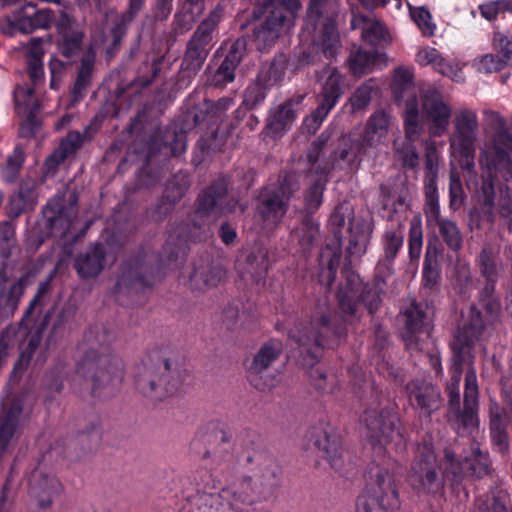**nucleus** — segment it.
<instances>
[{
    "label": "nucleus",
    "mask_w": 512,
    "mask_h": 512,
    "mask_svg": "<svg viewBox=\"0 0 512 512\" xmlns=\"http://www.w3.org/2000/svg\"><path fill=\"white\" fill-rule=\"evenodd\" d=\"M105 332L93 337L85 336V342L78 348L76 368L74 373L66 381L77 392L90 390L96 396L102 393V389L117 388L124 376V365L121 358L110 351L105 343Z\"/></svg>",
    "instance_id": "1"
},
{
    "label": "nucleus",
    "mask_w": 512,
    "mask_h": 512,
    "mask_svg": "<svg viewBox=\"0 0 512 512\" xmlns=\"http://www.w3.org/2000/svg\"><path fill=\"white\" fill-rule=\"evenodd\" d=\"M485 121L489 140L481 150L483 175L479 200L491 209L495 196L494 176L499 173L505 181L512 180V136L506 128V121L498 112H485Z\"/></svg>",
    "instance_id": "2"
},
{
    "label": "nucleus",
    "mask_w": 512,
    "mask_h": 512,
    "mask_svg": "<svg viewBox=\"0 0 512 512\" xmlns=\"http://www.w3.org/2000/svg\"><path fill=\"white\" fill-rule=\"evenodd\" d=\"M338 8V0H311L305 26L299 34L303 45L311 41L312 51H321L329 60L337 55L340 48L335 24Z\"/></svg>",
    "instance_id": "3"
},
{
    "label": "nucleus",
    "mask_w": 512,
    "mask_h": 512,
    "mask_svg": "<svg viewBox=\"0 0 512 512\" xmlns=\"http://www.w3.org/2000/svg\"><path fill=\"white\" fill-rule=\"evenodd\" d=\"M396 461L383 460L370 468L369 482L356 502V512H395L400 507L395 481Z\"/></svg>",
    "instance_id": "4"
},
{
    "label": "nucleus",
    "mask_w": 512,
    "mask_h": 512,
    "mask_svg": "<svg viewBox=\"0 0 512 512\" xmlns=\"http://www.w3.org/2000/svg\"><path fill=\"white\" fill-rule=\"evenodd\" d=\"M185 375L183 370L157 352L138 368L136 386L143 395L162 400L182 390Z\"/></svg>",
    "instance_id": "5"
},
{
    "label": "nucleus",
    "mask_w": 512,
    "mask_h": 512,
    "mask_svg": "<svg viewBox=\"0 0 512 512\" xmlns=\"http://www.w3.org/2000/svg\"><path fill=\"white\" fill-rule=\"evenodd\" d=\"M343 327L336 325L326 314L317 312L308 326L296 327L291 332L301 348L304 360L313 365L325 347L334 348L339 345Z\"/></svg>",
    "instance_id": "6"
},
{
    "label": "nucleus",
    "mask_w": 512,
    "mask_h": 512,
    "mask_svg": "<svg viewBox=\"0 0 512 512\" xmlns=\"http://www.w3.org/2000/svg\"><path fill=\"white\" fill-rule=\"evenodd\" d=\"M484 330V321L481 314L475 309L471 310L469 325L459 327L451 343L453 352L450 367L451 380L448 385L450 403L458 405L460 400L459 385L462 377L463 365H471L474 360L473 347L480 339Z\"/></svg>",
    "instance_id": "7"
},
{
    "label": "nucleus",
    "mask_w": 512,
    "mask_h": 512,
    "mask_svg": "<svg viewBox=\"0 0 512 512\" xmlns=\"http://www.w3.org/2000/svg\"><path fill=\"white\" fill-rule=\"evenodd\" d=\"M479 131L477 112L469 108L459 109L453 120V132L449 137V152L454 162L463 170L471 172L474 167L475 143Z\"/></svg>",
    "instance_id": "8"
},
{
    "label": "nucleus",
    "mask_w": 512,
    "mask_h": 512,
    "mask_svg": "<svg viewBox=\"0 0 512 512\" xmlns=\"http://www.w3.org/2000/svg\"><path fill=\"white\" fill-rule=\"evenodd\" d=\"M297 188L295 175L285 174L260 192L257 214L261 219L262 230H273L281 222L287 212L290 197Z\"/></svg>",
    "instance_id": "9"
},
{
    "label": "nucleus",
    "mask_w": 512,
    "mask_h": 512,
    "mask_svg": "<svg viewBox=\"0 0 512 512\" xmlns=\"http://www.w3.org/2000/svg\"><path fill=\"white\" fill-rule=\"evenodd\" d=\"M391 119L388 114L383 111L373 113L366 124L362 142H354L350 137H343L341 145L343 148L335 155L332 167L340 165L344 162L351 165L360 154H367L368 148L377 149L384 145L387 140Z\"/></svg>",
    "instance_id": "10"
},
{
    "label": "nucleus",
    "mask_w": 512,
    "mask_h": 512,
    "mask_svg": "<svg viewBox=\"0 0 512 512\" xmlns=\"http://www.w3.org/2000/svg\"><path fill=\"white\" fill-rule=\"evenodd\" d=\"M264 6L270 15L254 31L256 47L261 51L270 47L281 33L293 26V19L301 3L300 0H266Z\"/></svg>",
    "instance_id": "11"
},
{
    "label": "nucleus",
    "mask_w": 512,
    "mask_h": 512,
    "mask_svg": "<svg viewBox=\"0 0 512 512\" xmlns=\"http://www.w3.org/2000/svg\"><path fill=\"white\" fill-rule=\"evenodd\" d=\"M339 308L344 315V321L353 323L360 317V307L366 306L369 313H374L380 304V295L372 290H364L358 275L349 273L346 284L338 291Z\"/></svg>",
    "instance_id": "12"
},
{
    "label": "nucleus",
    "mask_w": 512,
    "mask_h": 512,
    "mask_svg": "<svg viewBox=\"0 0 512 512\" xmlns=\"http://www.w3.org/2000/svg\"><path fill=\"white\" fill-rule=\"evenodd\" d=\"M368 438L375 450L381 451L387 445H393L395 450L405 446V438L400 429L397 415L391 411L383 410L379 415L375 412H365Z\"/></svg>",
    "instance_id": "13"
},
{
    "label": "nucleus",
    "mask_w": 512,
    "mask_h": 512,
    "mask_svg": "<svg viewBox=\"0 0 512 512\" xmlns=\"http://www.w3.org/2000/svg\"><path fill=\"white\" fill-rule=\"evenodd\" d=\"M437 460L432 446L425 445L412 464L409 481L419 496L441 494L444 483L437 475Z\"/></svg>",
    "instance_id": "14"
},
{
    "label": "nucleus",
    "mask_w": 512,
    "mask_h": 512,
    "mask_svg": "<svg viewBox=\"0 0 512 512\" xmlns=\"http://www.w3.org/2000/svg\"><path fill=\"white\" fill-rule=\"evenodd\" d=\"M319 80L322 85L321 101L315 111L305 119L306 127L313 132L320 127L343 93L342 76L336 68L326 67Z\"/></svg>",
    "instance_id": "15"
},
{
    "label": "nucleus",
    "mask_w": 512,
    "mask_h": 512,
    "mask_svg": "<svg viewBox=\"0 0 512 512\" xmlns=\"http://www.w3.org/2000/svg\"><path fill=\"white\" fill-rule=\"evenodd\" d=\"M218 21V15L212 13L201 22L192 39L189 41L187 51L182 61V70L186 72L188 76L196 75L205 62L212 40V32L217 26Z\"/></svg>",
    "instance_id": "16"
},
{
    "label": "nucleus",
    "mask_w": 512,
    "mask_h": 512,
    "mask_svg": "<svg viewBox=\"0 0 512 512\" xmlns=\"http://www.w3.org/2000/svg\"><path fill=\"white\" fill-rule=\"evenodd\" d=\"M444 462L446 476L451 475V480L455 483L459 482L464 475L479 478L489 472L488 456L481 452L475 443L471 445L470 455H465L462 461L455 458V453L450 448L445 449Z\"/></svg>",
    "instance_id": "17"
},
{
    "label": "nucleus",
    "mask_w": 512,
    "mask_h": 512,
    "mask_svg": "<svg viewBox=\"0 0 512 512\" xmlns=\"http://www.w3.org/2000/svg\"><path fill=\"white\" fill-rule=\"evenodd\" d=\"M418 113L425 119L431 136L440 137L448 130L452 108L438 91L428 90L422 95Z\"/></svg>",
    "instance_id": "18"
},
{
    "label": "nucleus",
    "mask_w": 512,
    "mask_h": 512,
    "mask_svg": "<svg viewBox=\"0 0 512 512\" xmlns=\"http://www.w3.org/2000/svg\"><path fill=\"white\" fill-rule=\"evenodd\" d=\"M328 140L325 133H322L316 141L312 143L311 149L307 155L308 162L311 164V175H315L314 183L311 185L305 196V206L307 211L313 212L322 204L323 190L327 181L329 164L322 162L314 167L320 161L321 152Z\"/></svg>",
    "instance_id": "19"
},
{
    "label": "nucleus",
    "mask_w": 512,
    "mask_h": 512,
    "mask_svg": "<svg viewBox=\"0 0 512 512\" xmlns=\"http://www.w3.org/2000/svg\"><path fill=\"white\" fill-rule=\"evenodd\" d=\"M14 101L17 115L21 118L19 136L32 138L41 126L38 118L40 106L32 88L18 86L14 90Z\"/></svg>",
    "instance_id": "20"
},
{
    "label": "nucleus",
    "mask_w": 512,
    "mask_h": 512,
    "mask_svg": "<svg viewBox=\"0 0 512 512\" xmlns=\"http://www.w3.org/2000/svg\"><path fill=\"white\" fill-rule=\"evenodd\" d=\"M404 120L406 139L401 146L396 147V157L398 161L402 163L403 167L414 169L419 164V155L414 141L422 130L415 100L408 101Z\"/></svg>",
    "instance_id": "21"
},
{
    "label": "nucleus",
    "mask_w": 512,
    "mask_h": 512,
    "mask_svg": "<svg viewBox=\"0 0 512 512\" xmlns=\"http://www.w3.org/2000/svg\"><path fill=\"white\" fill-rule=\"evenodd\" d=\"M282 350L281 342L270 340L265 343L256 356L249 368V381L259 390L271 389L276 385L275 378L266 375L269 365L278 357Z\"/></svg>",
    "instance_id": "22"
},
{
    "label": "nucleus",
    "mask_w": 512,
    "mask_h": 512,
    "mask_svg": "<svg viewBox=\"0 0 512 512\" xmlns=\"http://www.w3.org/2000/svg\"><path fill=\"white\" fill-rule=\"evenodd\" d=\"M227 183L221 180L219 183L211 186L206 192L198 198L196 216H209L210 213L219 210L221 214L236 212L238 202L231 200L226 202Z\"/></svg>",
    "instance_id": "23"
},
{
    "label": "nucleus",
    "mask_w": 512,
    "mask_h": 512,
    "mask_svg": "<svg viewBox=\"0 0 512 512\" xmlns=\"http://www.w3.org/2000/svg\"><path fill=\"white\" fill-rule=\"evenodd\" d=\"M351 28L361 30V38L372 46L385 47L392 37L385 24L373 15L353 14Z\"/></svg>",
    "instance_id": "24"
},
{
    "label": "nucleus",
    "mask_w": 512,
    "mask_h": 512,
    "mask_svg": "<svg viewBox=\"0 0 512 512\" xmlns=\"http://www.w3.org/2000/svg\"><path fill=\"white\" fill-rule=\"evenodd\" d=\"M312 438L315 449L329 462L331 468L342 473L345 453L340 438L336 434H330L322 429H316L312 433Z\"/></svg>",
    "instance_id": "25"
},
{
    "label": "nucleus",
    "mask_w": 512,
    "mask_h": 512,
    "mask_svg": "<svg viewBox=\"0 0 512 512\" xmlns=\"http://www.w3.org/2000/svg\"><path fill=\"white\" fill-rule=\"evenodd\" d=\"M478 382L476 370L470 367L465 376L464 410L459 415V421L464 429L474 430L478 427Z\"/></svg>",
    "instance_id": "26"
},
{
    "label": "nucleus",
    "mask_w": 512,
    "mask_h": 512,
    "mask_svg": "<svg viewBox=\"0 0 512 512\" xmlns=\"http://www.w3.org/2000/svg\"><path fill=\"white\" fill-rule=\"evenodd\" d=\"M143 3L144 0H130L129 9L127 13L124 14H118L114 10L106 12L105 29H109L110 37L112 39V46L107 50V54L109 56L114 54V50L117 49L126 33L128 23L141 10Z\"/></svg>",
    "instance_id": "27"
},
{
    "label": "nucleus",
    "mask_w": 512,
    "mask_h": 512,
    "mask_svg": "<svg viewBox=\"0 0 512 512\" xmlns=\"http://www.w3.org/2000/svg\"><path fill=\"white\" fill-rule=\"evenodd\" d=\"M56 29L61 36L58 43V48L63 56L70 58L76 55L82 45L84 33L83 31L75 28L74 20L62 13L56 22Z\"/></svg>",
    "instance_id": "28"
},
{
    "label": "nucleus",
    "mask_w": 512,
    "mask_h": 512,
    "mask_svg": "<svg viewBox=\"0 0 512 512\" xmlns=\"http://www.w3.org/2000/svg\"><path fill=\"white\" fill-rule=\"evenodd\" d=\"M228 512H237L241 505H251L258 499L257 489L250 478H244L221 491Z\"/></svg>",
    "instance_id": "29"
},
{
    "label": "nucleus",
    "mask_w": 512,
    "mask_h": 512,
    "mask_svg": "<svg viewBox=\"0 0 512 512\" xmlns=\"http://www.w3.org/2000/svg\"><path fill=\"white\" fill-rule=\"evenodd\" d=\"M416 62L421 66H431L440 74L451 78L456 82L463 80V74L459 67L449 63L442 57L440 52L433 47L420 49L415 57Z\"/></svg>",
    "instance_id": "30"
},
{
    "label": "nucleus",
    "mask_w": 512,
    "mask_h": 512,
    "mask_svg": "<svg viewBox=\"0 0 512 512\" xmlns=\"http://www.w3.org/2000/svg\"><path fill=\"white\" fill-rule=\"evenodd\" d=\"M410 401L425 414H430L440 406L438 390L425 381H413L407 386Z\"/></svg>",
    "instance_id": "31"
},
{
    "label": "nucleus",
    "mask_w": 512,
    "mask_h": 512,
    "mask_svg": "<svg viewBox=\"0 0 512 512\" xmlns=\"http://www.w3.org/2000/svg\"><path fill=\"white\" fill-rule=\"evenodd\" d=\"M178 512H228V509L221 493H196L180 503Z\"/></svg>",
    "instance_id": "32"
},
{
    "label": "nucleus",
    "mask_w": 512,
    "mask_h": 512,
    "mask_svg": "<svg viewBox=\"0 0 512 512\" xmlns=\"http://www.w3.org/2000/svg\"><path fill=\"white\" fill-rule=\"evenodd\" d=\"M404 316L406 320L403 338L406 346L410 348L416 344L421 334H429V323L421 307L414 302L404 311Z\"/></svg>",
    "instance_id": "33"
},
{
    "label": "nucleus",
    "mask_w": 512,
    "mask_h": 512,
    "mask_svg": "<svg viewBox=\"0 0 512 512\" xmlns=\"http://www.w3.org/2000/svg\"><path fill=\"white\" fill-rule=\"evenodd\" d=\"M341 238L337 231H334L332 244H327L320 253V263L323 266L320 275V282L329 287L335 279L337 268L341 258Z\"/></svg>",
    "instance_id": "34"
},
{
    "label": "nucleus",
    "mask_w": 512,
    "mask_h": 512,
    "mask_svg": "<svg viewBox=\"0 0 512 512\" xmlns=\"http://www.w3.org/2000/svg\"><path fill=\"white\" fill-rule=\"evenodd\" d=\"M86 134L78 131H70L61 140L59 147L55 149L45 160V167L48 171L55 170L66 158L73 155L85 141Z\"/></svg>",
    "instance_id": "35"
},
{
    "label": "nucleus",
    "mask_w": 512,
    "mask_h": 512,
    "mask_svg": "<svg viewBox=\"0 0 512 512\" xmlns=\"http://www.w3.org/2000/svg\"><path fill=\"white\" fill-rule=\"evenodd\" d=\"M106 262L105 250L102 244L90 247L85 255L79 256L75 261V268L82 278L98 275Z\"/></svg>",
    "instance_id": "36"
},
{
    "label": "nucleus",
    "mask_w": 512,
    "mask_h": 512,
    "mask_svg": "<svg viewBox=\"0 0 512 512\" xmlns=\"http://www.w3.org/2000/svg\"><path fill=\"white\" fill-rule=\"evenodd\" d=\"M243 47L244 43L240 40L233 43L228 54L212 78L213 85L222 86L234 80L235 69L242 59L241 50Z\"/></svg>",
    "instance_id": "37"
},
{
    "label": "nucleus",
    "mask_w": 512,
    "mask_h": 512,
    "mask_svg": "<svg viewBox=\"0 0 512 512\" xmlns=\"http://www.w3.org/2000/svg\"><path fill=\"white\" fill-rule=\"evenodd\" d=\"M489 411L492 441L500 452H506L508 441L505 429L510 421V416L496 402H491Z\"/></svg>",
    "instance_id": "38"
},
{
    "label": "nucleus",
    "mask_w": 512,
    "mask_h": 512,
    "mask_svg": "<svg viewBox=\"0 0 512 512\" xmlns=\"http://www.w3.org/2000/svg\"><path fill=\"white\" fill-rule=\"evenodd\" d=\"M273 72V65L267 71L262 70L258 74L256 81L247 87L243 99V104L247 108L252 109L265 99L267 90L272 85Z\"/></svg>",
    "instance_id": "39"
},
{
    "label": "nucleus",
    "mask_w": 512,
    "mask_h": 512,
    "mask_svg": "<svg viewBox=\"0 0 512 512\" xmlns=\"http://www.w3.org/2000/svg\"><path fill=\"white\" fill-rule=\"evenodd\" d=\"M392 89L398 101L404 100L405 109L407 108L408 101L411 100H415L418 106L413 85V73L410 69L400 67L395 70Z\"/></svg>",
    "instance_id": "40"
},
{
    "label": "nucleus",
    "mask_w": 512,
    "mask_h": 512,
    "mask_svg": "<svg viewBox=\"0 0 512 512\" xmlns=\"http://www.w3.org/2000/svg\"><path fill=\"white\" fill-rule=\"evenodd\" d=\"M225 271L220 266L205 265L195 269L191 282L197 289L214 288L224 279Z\"/></svg>",
    "instance_id": "41"
},
{
    "label": "nucleus",
    "mask_w": 512,
    "mask_h": 512,
    "mask_svg": "<svg viewBox=\"0 0 512 512\" xmlns=\"http://www.w3.org/2000/svg\"><path fill=\"white\" fill-rule=\"evenodd\" d=\"M385 55L378 52H367L357 50L353 52L349 59L351 72L356 76H362L371 72Z\"/></svg>",
    "instance_id": "42"
},
{
    "label": "nucleus",
    "mask_w": 512,
    "mask_h": 512,
    "mask_svg": "<svg viewBox=\"0 0 512 512\" xmlns=\"http://www.w3.org/2000/svg\"><path fill=\"white\" fill-rule=\"evenodd\" d=\"M318 232V224L314 220L307 218L292 231L291 238L292 241H297L301 249L306 252L312 247Z\"/></svg>",
    "instance_id": "43"
},
{
    "label": "nucleus",
    "mask_w": 512,
    "mask_h": 512,
    "mask_svg": "<svg viewBox=\"0 0 512 512\" xmlns=\"http://www.w3.org/2000/svg\"><path fill=\"white\" fill-rule=\"evenodd\" d=\"M404 228L402 224L387 229L382 237V244L387 259L393 260L403 246Z\"/></svg>",
    "instance_id": "44"
},
{
    "label": "nucleus",
    "mask_w": 512,
    "mask_h": 512,
    "mask_svg": "<svg viewBox=\"0 0 512 512\" xmlns=\"http://www.w3.org/2000/svg\"><path fill=\"white\" fill-rule=\"evenodd\" d=\"M411 19L417 25L424 36L431 37L435 34L436 24L432 20V15L423 6L414 7L408 4Z\"/></svg>",
    "instance_id": "45"
},
{
    "label": "nucleus",
    "mask_w": 512,
    "mask_h": 512,
    "mask_svg": "<svg viewBox=\"0 0 512 512\" xmlns=\"http://www.w3.org/2000/svg\"><path fill=\"white\" fill-rule=\"evenodd\" d=\"M0 29L10 37L17 33L29 34L34 31L30 16L6 17L1 21Z\"/></svg>",
    "instance_id": "46"
},
{
    "label": "nucleus",
    "mask_w": 512,
    "mask_h": 512,
    "mask_svg": "<svg viewBox=\"0 0 512 512\" xmlns=\"http://www.w3.org/2000/svg\"><path fill=\"white\" fill-rule=\"evenodd\" d=\"M423 245V231H422V220L421 217L415 216L410 222L409 229V257L411 260H418Z\"/></svg>",
    "instance_id": "47"
},
{
    "label": "nucleus",
    "mask_w": 512,
    "mask_h": 512,
    "mask_svg": "<svg viewBox=\"0 0 512 512\" xmlns=\"http://www.w3.org/2000/svg\"><path fill=\"white\" fill-rule=\"evenodd\" d=\"M350 240L348 252L350 255H362L367 247L369 235L364 226L354 228L353 224L349 227Z\"/></svg>",
    "instance_id": "48"
},
{
    "label": "nucleus",
    "mask_w": 512,
    "mask_h": 512,
    "mask_svg": "<svg viewBox=\"0 0 512 512\" xmlns=\"http://www.w3.org/2000/svg\"><path fill=\"white\" fill-rule=\"evenodd\" d=\"M472 66L480 73L491 74L502 70L506 64L499 55L489 53L475 58Z\"/></svg>",
    "instance_id": "49"
},
{
    "label": "nucleus",
    "mask_w": 512,
    "mask_h": 512,
    "mask_svg": "<svg viewBox=\"0 0 512 512\" xmlns=\"http://www.w3.org/2000/svg\"><path fill=\"white\" fill-rule=\"evenodd\" d=\"M492 46L506 66L512 67V39L505 33L495 32Z\"/></svg>",
    "instance_id": "50"
},
{
    "label": "nucleus",
    "mask_w": 512,
    "mask_h": 512,
    "mask_svg": "<svg viewBox=\"0 0 512 512\" xmlns=\"http://www.w3.org/2000/svg\"><path fill=\"white\" fill-rule=\"evenodd\" d=\"M39 488L43 495L39 494L38 503L41 508L46 509L51 506L52 497L60 491L61 484L55 477L47 476L43 478Z\"/></svg>",
    "instance_id": "51"
},
{
    "label": "nucleus",
    "mask_w": 512,
    "mask_h": 512,
    "mask_svg": "<svg viewBox=\"0 0 512 512\" xmlns=\"http://www.w3.org/2000/svg\"><path fill=\"white\" fill-rule=\"evenodd\" d=\"M94 47H91V54L87 55L81 63V68L79 70L75 85H74V94H80L83 89L89 84L90 78L92 75L93 65H94Z\"/></svg>",
    "instance_id": "52"
},
{
    "label": "nucleus",
    "mask_w": 512,
    "mask_h": 512,
    "mask_svg": "<svg viewBox=\"0 0 512 512\" xmlns=\"http://www.w3.org/2000/svg\"><path fill=\"white\" fill-rule=\"evenodd\" d=\"M15 227L10 222L0 223V254L4 258L11 255L12 249L15 248Z\"/></svg>",
    "instance_id": "53"
},
{
    "label": "nucleus",
    "mask_w": 512,
    "mask_h": 512,
    "mask_svg": "<svg viewBox=\"0 0 512 512\" xmlns=\"http://www.w3.org/2000/svg\"><path fill=\"white\" fill-rule=\"evenodd\" d=\"M439 231L446 244L453 250L461 247L462 239L455 223L444 220L439 222Z\"/></svg>",
    "instance_id": "54"
},
{
    "label": "nucleus",
    "mask_w": 512,
    "mask_h": 512,
    "mask_svg": "<svg viewBox=\"0 0 512 512\" xmlns=\"http://www.w3.org/2000/svg\"><path fill=\"white\" fill-rule=\"evenodd\" d=\"M504 494H492L486 500L479 498L477 500V512H511L504 502Z\"/></svg>",
    "instance_id": "55"
},
{
    "label": "nucleus",
    "mask_w": 512,
    "mask_h": 512,
    "mask_svg": "<svg viewBox=\"0 0 512 512\" xmlns=\"http://www.w3.org/2000/svg\"><path fill=\"white\" fill-rule=\"evenodd\" d=\"M46 319L43 320L41 327L38 328L35 333L29 334L28 347L26 349L21 348V355L18 363L16 364L14 371H17L22 368L23 365L27 364L30 361L32 353L38 346L41 340V333L44 327L46 326Z\"/></svg>",
    "instance_id": "56"
},
{
    "label": "nucleus",
    "mask_w": 512,
    "mask_h": 512,
    "mask_svg": "<svg viewBox=\"0 0 512 512\" xmlns=\"http://www.w3.org/2000/svg\"><path fill=\"white\" fill-rule=\"evenodd\" d=\"M440 166V153L434 141L426 142L425 149V175L438 176Z\"/></svg>",
    "instance_id": "57"
},
{
    "label": "nucleus",
    "mask_w": 512,
    "mask_h": 512,
    "mask_svg": "<svg viewBox=\"0 0 512 512\" xmlns=\"http://www.w3.org/2000/svg\"><path fill=\"white\" fill-rule=\"evenodd\" d=\"M510 9L511 4L508 0L491 1L479 6L481 15L489 21L496 19L500 13H504Z\"/></svg>",
    "instance_id": "58"
},
{
    "label": "nucleus",
    "mask_w": 512,
    "mask_h": 512,
    "mask_svg": "<svg viewBox=\"0 0 512 512\" xmlns=\"http://www.w3.org/2000/svg\"><path fill=\"white\" fill-rule=\"evenodd\" d=\"M295 115L290 104L279 107L270 121V126L275 130L285 129L294 120Z\"/></svg>",
    "instance_id": "59"
},
{
    "label": "nucleus",
    "mask_w": 512,
    "mask_h": 512,
    "mask_svg": "<svg viewBox=\"0 0 512 512\" xmlns=\"http://www.w3.org/2000/svg\"><path fill=\"white\" fill-rule=\"evenodd\" d=\"M373 94V86L370 82L361 85L350 98V103L354 110H361L365 108Z\"/></svg>",
    "instance_id": "60"
},
{
    "label": "nucleus",
    "mask_w": 512,
    "mask_h": 512,
    "mask_svg": "<svg viewBox=\"0 0 512 512\" xmlns=\"http://www.w3.org/2000/svg\"><path fill=\"white\" fill-rule=\"evenodd\" d=\"M16 429V417L12 413L5 419L0 417V453L3 452Z\"/></svg>",
    "instance_id": "61"
},
{
    "label": "nucleus",
    "mask_w": 512,
    "mask_h": 512,
    "mask_svg": "<svg viewBox=\"0 0 512 512\" xmlns=\"http://www.w3.org/2000/svg\"><path fill=\"white\" fill-rule=\"evenodd\" d=\"M24 161V149L19 145L15 146L12 154L7 157L5 172L8 173L12 179L15 178Z\"/></svg>",
    "instance_id": "62"
},
{
    "label": "nucleus",
    "mask_w": 512,
    "mask_h": 512,
    "mask_svg": "<svg viewBox=\"0 0 512 512\" xmlns=\"http://www.w3.org/2000/svg\"><path fill=\"white\" fill-rule=\"evenodd\" d=\"M494 292V286L492 283H488L482 294H481V304L484 306L486 312L491 315L495 316L500 311V302L497 297L493 295Z\"/></svg>",
    "instance_id": "63"
},
{
    "label": "nucleus",
    "mask_w": 512,
    "mask_h": 512,
    "mask_svg": "<svg viewBox=\"0 0 512 512\" xmlns=\"http://www.w3.org/2000/svg\"><path fill=\"white\" fill-rule=\"evenodd\" d=\"M478 264L483 276L487 278L488 282H493L496 276V264L491 252L483 249L478 258Z\"/></svg>",
    "instance_id": "64"
}]
</instances>
